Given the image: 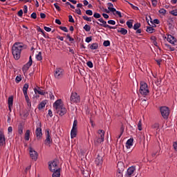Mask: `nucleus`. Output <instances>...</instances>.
<instances>
[{
	"mask_svg": "<svg viewBox=\"0 0 177 177\" xmlns=\"http://www.w3.org/2000/svg\"><path fill=\"white\" fill-rule=\"evenodd\" d=\"M84 30H85V31H86L87 32H89V31H91V26L86 24L84 27H83Z\"/></svg>",
	"mask_w": 177,
	"mask_h": 177,
	"instance_id": "nucleus-34",
	"label": "nucleus"
},
{
	"mask_svg": "<svg viewBox=\"0 0 177 177\" xmlns=\"http://www.w3.org/2000/svg\"><path fill=\"white\" fill-rule=\"evenodd\" d=\"M108 24H111L112 26H115V21L114 20H109Z\"/></svg>",
	"mask_w": 177,
	"mask_h": 177,
	"instance_id": "nucleus-59",
	"label": "nucleus"
},
{
	"mask_svg": "<svg viewBox=\"0 0 177 177\" xmlns=\"http://www.w3.org/2000/svg\"><path fill=\"white\" fill-rule=\"evenodd\" d=\"M45 106H46V100H44L41 102H40V104L38 106L39 110H42V109H44Z\"/></svg>",
	"mask_w": 177,
	"mask_h": 177,
	"instance_id": "nucleus-25",
	"label": "nucleus"
},
{
	"mask_svg": "<svg viewBox=\"0 0 177 177\" xmlns=\"http://www.w3.org/2000/svg\"><path fill=\"white\" fill-rule=\"evenodd\" d=\"M35 93H38L39 95H42L43 96H45L46 93L45 92H44L43 90H38L37 88H34Z\"/></svg>",
	"mask_w": 177,
	"mask_h": 177,
	"instance_id": "nucleus-30",
	"label": "nucleus"
},
{
	"mask_svg": "<svg viewBox=\"0 0 177 177\" xmlns=\"http://www.w3.org/2000/svg\"><path fill=\"white\" fill-rule=\"evenodd\" d=\"M48 95L50 100H53L55 99V95H53V92L49 91Z\"/></svg>",
	"mask_w": 177,
	"mask_h": 177,
	"instance_id": "nucleus-50",
	"label": "nucleus"
},
{
	"mask_svg": "<svg viewBox=\"0 0 177 177\" xmlns=\"http://www.w3.org/2000/svg\"><path fill=\"white\" fill-rule=\"evenodd\" d=\"M167 41L169 42V44L175 45V42H176V38H175V37L172 36L171 35H168Z\"/></svg>",
	"mask_w": 177,
	"mask_h": 177,
	"instance_id": "nucleus-13",
	"label": "nucleus"
},
{
	"mask_svg": "<svg viewBox=\"0 0 177 177\" xmlns=\"http://www.w3.org/2000/svg\"><path fill=\"white\" fill-rule=\"evenodd\" d=\"M133 172H135V167H131L127 169V175L129 176H131V175H132V174H133Z\"/></svg>",
	"mask_w": 177,
	"mask_h": 177,
	"instance_id": "nucleus-26",
	"label": "nucleus"
},
{
	"mask_svg": "<svg viewBox=\"0 0 177 177\" xmlns=\"http://www.w3.org/2000/svg\"><path fill=\"white\" fill-rule=\"evenodd\" d=\"M44 30L45 31H47V32H50V31H52V28L47 26H44Z\"/></svg>",
	"mask_w": 177,
	"mask_h": 177,
	"instance_id": "nucleus-60",
	"label": "nucleus"
},
{
	"mask_svg": "<svg viewBox=\"0 0 177 177\" xmlns=\"http://www.w3.org/2000/svg\"><path fill=\"white\" fill-rule=\"evenodd\" d=\"M160 110L162 117L164 118V120H168V117H169L170 113L169 108L168 106H161Z\"/></svg>",
	"mask_w": 177,
	"mask_h": 177,
	"instance_id": "nucleus-3",
	"label": "nucleus"
},
{
	"mask_svg": "<svg viewBox=\"0 0 177 177\" xmlns=\"http://www.w3.org/2000/svg\"><path fill=\"white\" fill-rule=\"evenodd\" d=\"M108 9L109 12H112L113 13H114V12H117V10L113 7H108Z\"/></svg>",
	"mask_w": 177,
	"mask_h": 177,
	"instance_id": "nucleus-54",
	"label": "nucleus"
},
{
	"mask_svg": "<svg viewBox=\"0 0 177 177\" xmlns=\"http://www.w3.org/2000/svg\"><path fill=\"white\" fill-rule=\"evenodd\" d=\"M8 106H13V96L8 97Z\"/></svg>",
	"mask_w": 177,
	"mask_h": 177,
	"instance_id": "nucleus-36",
	"label": "nucleus"
},
{
	"mask_svg": "<svg viewBox=\"0 0 177 177\" xmlns=\"http://www.w3.org/2000/svg\"><path fill=\"white\" fill-rule=\"evenodd\" d=\"M86 65L88 66V67H89V68H93V63H92L91 61L87 62Z\"/></svg>",
	"mask_w": 177,
	"mask_h": 177,
	"instance_id": "nucleus-45",
	"label": "nucleus"
},
{
	"mask_svg": "<svg viewBox=\"0 0 177 177\" xmlns=\"http://www.w3.org/2000/svg\"><path fill=\"white\" fill-rule=\"evenodd\" d=\"M18 16H19V17H23V10H20L18 12Z\"/></svg>",
	"mask_w": 177,
	"mask_h": 177,
	"instance_id": "nucleus-64",
	"label": "nucleus"
},
{
	"mask_svg": "<svg viewBox=\"0 0 177 177\" xmlns=\"http://www.w3.org/2000/svg\"><path fill=\"white\" fill-rule=\"evenodd\" d=\"M86 15H87L88 16H92V15H93V11H92L91 10H86Z\"/></svg>",
	"mask_w": 177,
	"mask_h": 177,
	"instance_id": "nucleus-47",
	"label": "nucleus"
},
{
	"mask_svg": "<svg viewBox=\"0 0 177 177\" xmlns=\"http://www.w3.org/2000/svg\"><path fill=\"white\" fill-rule=\"evenodd\" d=\"M66 38L69 39L70 42L74 41V38L71 37V36H70V34L66 35Z\"/></svg>",
	"mask_w": 177,
	"mask_h": 177,
	"instance_id": "nucleus-52",
	"label": "nucleus"
},
{
	"mask_svg": "<svg viewBox=\"0 0 177 177\" xmlns=\"http://www.w3.org/2000/svg\"><path fill=\"white\" fill-rule=\"evenodd\" d=\"M31 19H37V12H32L30 15Z\"/></svg>",
	"mask_w": 177,
	"mask_h": 177,
	"instance_id": "nucleus-57",
	"label": "nucleus"
},
{
	"mask_svg": "<svg viewBox=\"0 0 177 177\" xmlns=\"http://www.w3.org/2000/svg\"><path fill=\"white\" fill-rule=\"evenodd\" d=\"M57 114H59L60 117H63L67 113V109L64 107V105L59 106V108L55 109Z\"/></svg>",
	"mask_w": 177,
	"mask_h": 177,
	"instance_id": "nucleus-10",
	"label": "nucleus"
},
{
	"mask_svg": "<svg viewBox=\"0 0 177 177\" xmlns=\"http://www.w3.org/2000/svg\"><path fill=\"white\" fill-rule=\"evenodd\" d=\"M98 21H100L102 24H98L100 26V27H104V28H109V30H115L117 28L116 26H111L109 24H107V22L103 19V18H100L98 19Z\"/></svg>",
	"mask_w": 177,
	"mask_h": 177,
	"instance_id": "nucleus-5",
	"label": "nucleus"
},
{
	"mask_svg": "<svg viewBox=\"0 0 177 177\" xmlns=\"http://www.w3.org/2000/svg\"><path fill=\"white\" fill-rule=\"evenodd\" d=\"M127 27H129V28H132V27H133V25L132 24V22L127 21L126 23Z\"/></svg>",
	"mask_w": 177,
	"mask_h": 177,
	"instance_id": "nucleus-46",
	"label": "nucleus"
},
{
	"mask_svg": "<svg viewBox=\"0 0 177 177\" xmlns=\"http://www.w3.org/2000/svg\"><path fill=\"white\" fill-rule=\"evenodd\" d=\"M28 84L26 83L24 85V87H23V92H24V96H28V94L27 93V91H28Z\"/></svg>",
	"mask_w": 177,
	"mask_h": 177,
	"instance_id": "nucleus-23",
	"label": "nucleus"
},
{
	"mask_svg": "<svg viewBox=\"0 0 177 177\" xmlns=\"http://www.w3.org/2000/svg\"><path fill=\"white\" fill-rule=\"evenodd\" d=\"M151 128H152V129H156V131H157L158 129H160V124H158V123H154V124L151 126Z\"/></svg>",
	"mask_w": 177,
	"mask_h": 177,
	"instance_id": "nucleus-33",
	"label": "nucleus"
},
{
	"mask_svg": "<svg viewBox=\"0 0 177 177\" xmlns=\"http://www.w3.org/2000/svg\"><path fill=\"white\" fill-rule=\"evenodd\" d=\"M151 24H160V20L155 19L153 21H151Z\"/></svg>",
	"mask_w": 177,
	"mask_h": 177,
	"instance_id": "nucleus-44",
	"label": "nucleus"
},
{
	"mask_svg": "<svg viewBox=\"0 0 177 177\" xmlns=\"http://www.w3.org/2000/svg\"><path fill=\"white\" fill-rule=\"evenodd\" d=\"M46 132H47V133L46 134V138L45 140L46 145H50V143H52V139H50V134H49V130L47 129Z\"/></svg>",
	"mask_w": 177,
	"mask_h": 177,
	"instance_id": "nucleus-14",
	"label": "nucleus"
},
{
	"mask_svg": "<svg viewBox=\"0 0 177 177\" xmlns=\"http://www.w3.org/2000/svg\"><path fill=\"white\" fill-rule=\"evenodd\" d=\"M93 17H95V19H98V20H99V19H100V17H102V15L98 12H94Z\"/></svg>",
	"mask_w": 177,
	"mask_h": 177,
	"instance_id": "nucleus-39",
	"label": "nucleus"
},
{
	"mask_svg": "<svg viewBox=\"0 0 177 177\" xmlns=\"http://www.w3.org/2000/svg\"><path fill=\"white\" fill-rule=\"evenodd\" d=\"M60 30L62 31H64V32H68V29H67V27L65 26H59Z\"/></svg>",
	"mask_w": 177,
	"mask_h": 177,
	"instance_id": "nucleus-48",
	"label": "nucleus"
},
{
	"mask_svg": "<svg viewBox=\"0 0 177 177\" xmlns=\"http://www.w3.org/2000/svg\"><path fill=\"white\" fill-rule=\"evenodd\" d=\"M62 106H64V105L62 104V99L57 100L53 104V107H54V109H55V110Z\"/></svg>",
	"mask_w": 177,
	"mask_h": 177,
	"instance_id": "nucleus-16",
	"label": "nucleus"
},
{
	"mask_svg": "<svg viewBox=\"0 0 177 177\" xmlns=\"http://www.w3.org/2000/svg\"><path fill=\"white\" fill-rule=\"evenodd\" d=\"M68 19H69L68 20L69 23H75L72 15H68Z\"/></svg>",
	"mask_w": 177,
	"mask_h": 177,
	"instance_id": "nucleus-53",
	"label": "nucleus"
},
{
	"mask_svg": "<svg viewBox=\"0 0 177 177\" xmlns=\"http://www.w3.org/2000/svg\"><path fill=\"white\" fill-rule=\"evenodd\" d=\"M146 31H147V32H149V34H153L154 32V31H156V29H154V28H153L151 26H147Z\"/></svg>",
	"mask_w": 177,
	"mask_h": 177,
	"instance_id": "nucleus-29",
	"label": "nucleus"
},
{
	"mask_svg": "<svg viewBox=\"0 0 177 177\" xmlns=\"http://www.w3.org/2000/svg\"><path fill=\"white\" fill-rule=\"evenodd\" d=\"M64 75V70L62 68H57L54 71V77L56 80H62Z\"/></svg>",
	"mask_w": 177,
	"mask_h": 177,
	"instance_id": "nucleus-4",
	"label": "nucleus"
},
{
	"mask_svg": "<svg viewBox=\"0 0 177 177\" xmlns=\"http://www.w3.org/2000/svg\"><path fill=\"white\" fill-rule=\"evenodd\" d=\"M165 46H167V48H168V49H169L171 52H174V50H175V48L171 47V45L168 44H165Z\"/></svg>",
	"mask_w": 177,
	"mask_h": 177,
	"instance_id": "nucleus-42",
	"label": "nucleus"
},
{
	"mask_svg": "<svg viewBox=\"0 0 177 177\" xmlns=\"http://www.w3.org/2000/svg\"><path fill=\"white\" fill-rule=\"evenodd\" d=\"M30 133H31V131L30 130H26L25 133V140H30Z\"/></svg>",
	"mask_w": 177,
	"mask_h": 177,
	"instance_id": "nucleus-31",
	"label": "nucleus"
},
{
	"mask_svg": "<svg viewBox=\"0 0 177 177\" xmlns=\"http://www.w3.org/2000/svg\"><path fill=\"white\" fill-rule=\"evenodd\" d=\"M78 132V129H72L71 131V136L72 139L77 137V133Z\"/></svg>",
	"mask_w": 177,
	"mask_h": 177,
	"instance_id": "nucleus-20",
	"label": "nucleus"
},
{
	"mask_svg": "<svg viewBox=\"0 0 177 177\" xmlns=\"http://www.w3.org/2000/svg\"><path fill=\"white\" fill-rule=\"evenodd\" d=\"M41 123H39V127H37L36 130H35V134L37 136V138L38 140H39V139H41V138H42V129H41Z\"/></svg>",
	"mask_w": 177,
	"mask_h": 177,
	"instance_id": "nucleus-12",
	"label": "nucleus"
},
{
	"mask_svg": "<svg viewBox=\"0 0 177 177\" xmlns=\"http://www.w3.org/2000/svg\"><path fill=\"white\" fill-rule=\"evenodd\" d=\"M173 147H174L175 151H177V141H176V142H174L173 143Z\"/></svg>",
	"mask_w": 177,
	"mask_h": 177,
	"instance_id": "nucleus-62",
	"label": "nucleus"
},
{
	"mask_svg": "<svg viewBox=\"0 0 177 177\" xmlns=\"http://www.w3.org/2000/svg\"><path fill=\"white\" fill-rule=\"evenodd\" d=\"M71 102L72 103H80L81 97L77 93H72L71 95Z\"/></svg>",
	"mask_w": 177,
	"mask_h": 177,
	"instance_id": "nucleus-8",
	"label": "nucleus"
},
{
	"mask_svg": "<svg viewBox=\"0 0 177 177\" xmlns=\"http://www.w3.org/2000/svg\"><path fill=\"white\" fill-rule=\"evenodd\" d=\"M27 12H28V8L27 6H24V13L26 14V13H27Z\"/></svg>",
	"mask_w": 177,
	"mask_h": 177,
	"instance_id": "nucleus-63",
	"label": "nucleus"
},
{
	"mask_svg": "<svg viewBox=\"0 0 177 177\" xmlns=\"http://www.w3.org/2000/svg\"><path fill=\"white\" fill-rule=\"evenodd\" d=\"M139 28H140V23L137 22L133 26V30H138Z\"/></svg>",
	"mask_w": 177,
	"mask_h": 177,
	"instance_id": "nucleus-37",
	"label": "nucleus"
},
{
	"mask_svg": "<svg viewBox=\"0 0 177 177\" xmlns=\"http://www.w3.org/2000/svg\"><path fill=\"white\" fill-rule=\"evenodd\" d=\"M27 49V45L21 42H15L12 47V53L15 60H19L21 56V50Z\"/></svg>",
	"mask_w": 177,
	"mask_h": 177,
	"instance_id": "nucleus-1",
	"label": "nucleus"
},
{
	"mask_svg": "<svg viewBox=\"0 0 177 177\" xmlns=\"http://www.w3.org/2000/svg\"><path fill=\"white\" fill-rule=\"evenodd\" d=\"M23 129H24V125L23 123H20L18 126V133L23 135Z\"/></svg>",
	"mask_w": 177,
	"mask_h": 177,
	"instance_id": "nucleus-24",
	"label": "nucleus"
},
{
	"mask_svg": "<svg viewBox=\"0 0 177 177\" xmlns=\"http://www.w3.org/2000/svg\"><path fill=\"white\" fill-rule=\"evenodd\" d=\"M51 172H53V177H60V169H58Z\"/></svg>",
	"mask_w": 177,
	"mask_h": 177,
	"instance_id": "nucleus-28",
	"label": "nucleus"
},
{
	"mask_svg": "<svg viewBox=\"0 0 177 177\" xmlns=\"http://www.w3.org/2000/svg\"><path fill=\"white\" fill-rule=\"evenodd\" d=\"M124 127L122 126L120 128V134L118 136V139H120V138H121V136L122 135V133H124Z\"/></svg>",
	"mask_w": 177,
	"mask_h": 177,
	"instance_id": "nucleus-55",
	"label": "nucleus"
},
{
	"mask_svg": "<svg viewBox=\"0 0 177 177\" xmlns=\"http://www.w3.org/2000/svg\"><path fill=\"white\" fill-rule=\"evenodd\" d=\"M169 13L173 16H177V9L170 11Z\"/></svg>",
	"mask_w": 177,
	"mask_h": 177,
	"instance_id": "nucleus-49",
	"label": "nucleus"
},
{
	"mask_svg": "<svg viewBox=\"0 0 177 177\" xmlns=\"http://www.w3.org/2000/svg\"><path fill=\"white\" fill-rule=\"evenodd\" d=\"M138 131H142V120L140 119L138 123Z\"/></svg>",
	"mask_w": 177,
	"mask_h": 177,
	"instance_id": "nucleus-40",
	"label": "nucleus"
},
{
	"mask_svg": "<svg viewBox=\"0 0 177 177\" xmlns=\"http://www.w3.org/2000/svg\"><path fill=\"white\" fill-rule=\"evenodd\" d=\"M95 162L97 165H102L103 164V157L98 154L97 157L95 158Z\"/></svg>",
	"mask_w": 177,
	"mask_h": 177,
	"instance_id": "nucleus-15",
	"label": "nucleus"
},
{
	"mask_svg": "<svg viewBox=\"0 0 177 177\" xmlns=\"http://www.w3.org/2000/svg\"><path fill=\"white\" fill-rule=\"evenodd\" d=\"M29 153L32 160L34 161H37V160H38V152L35 151L31 147H29Z\"/></svg>",
	"mask_w": 177,
	"mask_h": 177,
	"instance_id": "nucleus-9",
	"label": "nucleus"
},
{
	"mask_svg": "<svg viewBox=\"0 0 177 177\" xmlns=\"http://www.w3.org/2000/svg\"><path fill=\"white\" fill-rule=\"evenodd\" d=\"M118 32L121 33L122 35H127V34H128V30L124 28H120L118 30Z\"/></svg>",
	"mask_w": 177,
	"mask_h": 177,
	"instance_id": "nucleus-21",
	"label": "nucleus"
},
{
	"mask_svg": "<svg viewBox=\"0 0 177 177\" xmlns=\"http://www.w3.org/2000/svg\"><path fill=\"white\" fill-rule=\"evenodd\" d=\"M82 18L84 20H86V21H92V20H93V23H96L97 24H100L97 21H96V20H95V19L93 17H88L86 15H84V16H83Z\"/></svg>",
	"mask_w": 177,
	"mask_h": 177,
	"instance_id": "nucleus-17",
	"label": "nucleus"
},
{
	"mask_svg": "<svg viewBox=\"0 0 177 177\" xmlns=\"http://www.w3.org/2000/svg\"><path fill=\"white\" fill-rule=\"evenodd\" d=\"M6 142L5 139V135L1 132V146H6Z\"/></svg>",
	"mask_w": 177,
	"mask_h": 177,
	"instance_id": "nucleus-19",
	"label": "nucleus"
},
{
	"mask_svg": "<svg viewBox=\"0 0 177 177\" xmlns=\"http://www.w3.org/2000/svg\"><path fill=\"white\" fill-rule=\"evenodd\" d=\"M54 6H55V9H57V10L58 12H60L62 10V8H60V6H59V3H54Z\"/></svg>",
	"mask_w": 177,
	"mask_h": 177,
	"instance_id": "nucleus-41",
	"label": "nucleus"
},
{
	"mask_svg": "<svg viewBox=\"0 0 177 177\" xmlns=\"http://www.w3.org/2000/svg\"><path fill=\"white\" fill-rule=\"evenodd\" d=\"M151 3H152V6H153V8H156V6H157V0H151Z\"/></svg>",
	"mask_w": 177,
	"mask_h": 177,
	"instance_id": "nucleus-58",
	"label": "nucleus"
},
{
	"mask_svg": "<svg viewBox=\"0 0 177 177\" xmlns=\"http://www.w3.org/2000/svg\"><path fill=\"white\" fill-rule=\"evenodd\" d=\"M140 93L142 95V96H147V95L150 93V91L147 87V83L145 82H142L140 83Z\"/></svg>",
	"mask_w": 177,
	"mask_h": 177,
	"instance_id": "nucleus-2",
	"label": "nucleus"
},
{
	"mask_svg": "<svg viewBox=\"0 0 177 177\" xmlns=\"http://www.w3.org/2000/svg\"><path fill=\"white\" fill-rule=\"evenodd\" d=\"M143 103H145V107H147V106H149V102H147L146 99L142 100V104H143Z\"/></svg>",
	"mask_w": 177,
	"mask_h": 177,
	"instance_id": "nucleus-56",
	"label": "nucleus"
},
{
	"mask_svg": "<svg viewBox=\"0 0 177 177\" xmlns=\"http://www.w3.org/2000/svg\"><path fill=\"white\" fill-rule=\"evenodd\" d=\"M133 145V138L129 139L126 142L127 149H131V146Z\"/></svg>",
	"mask_w": 177,
	"mask_h": 177,
	"instance_id": "nucleus-18",
	"label": "nucleus"
},
{
	"mask_svg": "<svg viewBox=\"0 0 177 177\" xmlns=\"http://www.w3.org/2000/svg\"><path fill=\"white\" fill-rule=\"evenodd\" d=\"M31 66H32V58L31 57V56H30L29 61L25 65H24L22 68V71L24 73H27V71H28V68H30Z\"/></svg>",
	"mask_w": 177,
	"mask_h": 177,
	"instance_id": "nucleus-11",
	"label": "nucleus"
},
{
	"mask_svg": "<svg viewBox=\"0 0 177 177\" xmlns=\"http://www.w3.org/2000/svg\"><path fill=\"white\" fill-rule=\"evenodd\" d=\"M37 60L41 61L42 60V53L39 52L38 55L36 56Z\"/></svg>",
	"mask_w": 177,
	"mask_h": 177,
	"instance_id": "nucleus-38",
	"label": "nucleus"
},
{
	"mask_svg": "<svg viewBox=\"0 0 177 177\" xmlns=\"http://www.w3.org/2000/svg\"><path fill=\"white\" fill-rule=\"evenodd\" d=\"M103 45H104V46H106V47L110 46V41H109V40L104 41L103 43Z\"/></svg>",
	"mask_w": 177,
	"mask_h": 177,
	"instance_id": "nucleus-51",
	"label": "nucleus"
},
{
	"mask_svg": "<svg viewBox=\"0 0 177 177\" xmlns=\"http://www.w3.org/2000/svg\"><path fill=\"white\" fill-rule=\"evenodd\" d=\"M92 41V37H88L86 38V42H87V44H89V42H91Z\"/></svg>",
	"mask_w": 177,
	"mask_h": 177,
	"instance_id": "nucleus-61",
	"label": "nucleus"
},
{
	"mask_svg": "<svg viewBox=\"0 0 177 177\" xmlns=\"http://www.w3.org/2000/svg\"><path fill=\"white\" fill-rule=\"evenodd\" d=\"M98 133L99 135H100V136H98L95 140V145H98L99 143H103V142H104V131L102 129H100L98 131Z\"/></svg>",
	"mask_w": 177,
	"mask_h": 177,
	"instance_id": "nucleus-6",
	"label": "nucleus"
},
{
	"mask_svg": "<svg viewBox=\"0 0 177 177\" xmlns=\"http://www.w3.org/2000/svg\"><path fill=\"white\" fill-rule=\"evenodd\" d=\"M24 97L28 107H29V109H31V101L30 100V97H28V95H24Z\"/></svg>",
	"mask_w": 177,
	"mask_h": 177,
	"instance_id": "nucleus-27",
	"label": "nucleus"
},
{
	"mask_svg": "<svg viewBox=\"0 0 177 177\" xmlns=\"http://www.w3.org/2000/svg\"><path fill=\"white\" fill-rule=\"evenodd\" d=\"M159 13L160 15H162V16H165L166 13H167V10L164 9V8H161L160 10H159Z\"/></svg>",
	"mask_w": 177,
	"mask_h": 177,
	"instance_id": "nucleus-35",
	"label": "nucleus"
},
{
	"mask_svg": "<svg viewBox=\"0 0 177 177\" xmlns=\"http://www.w3.org/2000/svg\"><path fill=\"white\" fill-rule=\"evenodd\" d=\"M58 164H59V162H57V161H55V160H53L51 162H49L48 168H49L50 172H53L54 171L60 169V168H58V167H57Z\"/></svg>",
	"mask_w": 177,
	"mask_h": 177,
	"instance_id": "nucleus-7",
	"label": "nucleus"
},
{
	"mask_svg": "<svg viewBox=\"0 0 177 177\" xmlns=\"http://www.w3.org/2000/svg\"><path fill=\"white\" fill-rule=\"evenodd\" d=\"M77 125H78V121L77 120H75L73 122L72 129H78Z\"/></svg>",
	"mask_w": 177,
	"mask_h": 177,
	"instance_id": "nucleus-32",
	"label": "nucleus"
},
{
	"mask_svg": "<svg viewBox=\"0 0 177 177\" xmlns=\"http://www.w3.org/2000/svg\"><path fill=\"white\" fill-rule=\"evenodd\" d=\"M88 46L91 50H95L99 48V44L93 43L92 44H89Z\"/></svg>",
	"mask_w": 177,
	"mask_h": 177,
	"instance_id": "nucleus-22",
	"label": "nucleus"
},
{
	"mask_svg": "<svg viewBox=\"0 0 177 177\" xmlns=\"http://www.w3.org/2000/svg\"><path fill=\"white\" fill-rule=\"evenodd\" d=\"M20 81H21V75H17L15 78V82L17 84H19V82H20Z\"/></svg>",
	"mask_w": 177,
	"mask_h": 177,
	"instance_id": "nucleus-43",
	"label": "nucleus"
}]
</instances>
